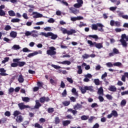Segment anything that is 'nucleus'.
Wrapping results in <instances>:
<instances>
[{
  "label": "nucleus",
  "instance_id": "1",
  "mask_svg": "<svg viewBox=\"0 0 128 128\" xmlns=\"http://www.w3.org/2000/svg\"><path fill=\"white\" fill-rule=\"evenodd\" d=\"M88 44H89L90 46L92 48L94 46L96 48H98V50H100V48H102L104 46H102V43H98L96 42H92V41L90 40H88L87 41Z\"/></svg>",
  "mask_w": 128,
  "mask_h": 128
},
{
  "label": "nucleus",
  "instance_id": "2",
  "mask_svg": "<svg viewBox=\"0 0 128 128\" xmlns=\"http://www.w3.org/2000/svg\"><path fill=\"white\" fill-rule=\"evenodd\" d=\"M120 42H121L124 48L128 47V43H126V42H128V36H126V34H122L121 36V40H120Z\"/></svg>",
  "mask_w": 128,
  "mask_h": 128
},
{
  "label": "nucleus",
  "instance_id": "3",
  "mask_svg": "<svg viewBox=\"0 0 128 128\" xmlns=\"http://www.w3.org/2000/svg\"><path fill=\"white\" fill-rule=\"evenodd\" d=\"M40 34L44 36H45V38H48V36H51V40H56L58 38V35L55 34L52 32H48V33L42 32L40 33Z\"/></svg>",
  "mask_w": 128,
  "mask_h": 128
},
{
  "label": "nucleus",
  "instance_id": "4",
  "mask_svg": "<svg viewBox=\"0 0 128 128\" xmlns=\"http://www.w3.org/2000/svg\"><path fill=\"white\" fill-rule=\"evenodd\" d=\"M104 25L100 23H97L96 24H92V29L94 30H98V27L100 28L98 29L99 32H104Z\"/></svg>",
  "mask_w": 128,
  "mask_h": 128
},
{
  "label": "nucleus",
  "instance_id": "5",
  "mask_svg": "<svg viewBox=\"0 0 128 128\" xmlns=\"http://www.w3.org/2000/svg\"><path fill=\"white\" fill-rule=\"evenodd\" d=\"M61 32H62L64 34H66L68 36H71L73 34H76V30L74 29H71L70 30H68L66 28H60Z\"/></svg>",
  "mask_w": 128,
  "mask_h": 128
},
{
  "label": "nucleus",
  "instance_id": "6",
  "mask_svg": "<svg viewBox=\"0 0 128 128\" xmlns=\"http://www.w3.org/2000/svg\"><path fill=\"white\" fill-rule=\"evenodd\" d=\"M56 48L54 46H50L49 48V50L46 51V54L48 56H55L56 54Z\"/></svg>",
  "mask_w": 128,
  "mask_h": 128
},
{
  "label": "nucleus",
  "instance_id": "7",
  "mask_svg": "<svg viewBox=\"0 0 128 128\" xmlns=\"http://www.w3.org/2000/svg\"><path fill=\"white\" fill-rule=\"evenodd\" d=\"M120 54V50L118 48H114L112 49V52L108 54V56L110 58L116 56V54Z\"/></svg>",
  "mask_w": 128,
  "mask_h": 128
},
{
  "label": "nucleus",
  "instance_id": "8",
  "mask_svg": "<svg viewBox=\"0 0 128 128\" xmlns=\"http://www.w3.org/2000/svg\"><path fill=\"white\" fill-rule=\"evenodd\" d=\"M18 106L21 110H24V108H30V106L24 105L22 102L18 104Z\"/></svg>",
  "mask_w": 128,
  "mask_h": 128
},
{
  "label": "nucleus",
  "instance_id": "9",
  "mask_svg": "<svg viewBox=\"0 0 128 128\" xmlns=\"http://www.w3.org/2000/svg\"><path fill=\"white\" fill-rule=\"evenodd\" d=\"M50 98L43 96V97H41L40 98L39 102H40L41 104H44L45 102H50Z\"/></svg>",
  "mask_w": 128,
  "mask_h": 128
},
{
  "label": "nucleus",
  "instance_id": "10",
  "mask_svg": "<svg viewBox=\"0 0 128 128\" xmlns=\"http://www.w3.org/2000/svg\"><path fill=\"white\" fill-rule=\"evenodd\" d=\"M16 122L18 124H20V122H24V117H22V115L17 116L16 118Z\"/></svg>",
  "mask_w": 128,
  "mask_h": 128
},
{
  "label": "nucleus",
  "instance_id": "11",
  "mask_svg": "<svg viewBox=\"0 0 128 128\" xmlns=\"http://www.w3.org/2000/svg\"><path fill=\"white\" fill-rule=\"evenodd\" d=\"M0 76H8V74L6 73V70H4V68H0Z\"/></svg>",
  "mask_w": 128,
  "mask_h": 128
},
{
  "label": "nucleus",
  "instance_id": "12",
  "mask_svg": "<svg viewBox=\"0 0 128 128\" xmlns=\"http://www.w3.org/2000/svg\"><path fill=\"white\" fill-rule=\"evenodd\" d=\"M32 14L34 15L33 16L34 18H42V14L38 13V12H33Z\"/></svg>",
  "mask_w": 128,
  "mask_h": 128
},
{
  "label": "nucleus",
  "instance_id": "13",
  "mask_svg": "<svg viewBox=\"0 0 128 128\" xmlns=\"http://www.w3.org/2000/svg\"><path fill=\"white\" fill-rule=\"evenodd\" d=\"M84 20V17L78 16L77 17H72L70 18V20L72 22H76V20Z\"/></svg>",
  "mask_w": 128,
  "mask_h": 128
},
{
  "label": "nucleus",
  "instance_id": "14",
  "mask_svg": "<svg viewBox=\"0 0 128 128\" xmlns=\"http://www.w3.org/2000/svg\"><path fill=\"white\" fill-rule=\"evenodd\" d=\"M58 64H67V66H70V64H72V62L69 60H64L63 62H58Z\"/></svg>",
  "mask_w": 128,
  "mask_h": 128
},
{
  "label": "nucleus",
  "instance_id": "15",
  "mask_svg": "<svg viewBox=\"0 0 128 128\" xmlns=\"http://www.w3.org/2000/svg\"><path fill=\"white\" fill-rule=\"evenodd\" d=\"M42 106V104H40L39 100H36V104L34 106V108L38 109Z\"/></svg>",
  "mask_w": 128,
  "mask_h": 128
},
{
  "label": "nucleus",
  "instance_id": "16",
  "mask_svg": "<svg viewBox=\"0 0 128 128\" xmlns=\"http://www.w3.org/2000/svg\"><path fill=\"white\" fill-rule=\"evenodd\" d=\"M18 82L21 84L24 82V78L22 74H20L18 78Z\"/></svg>",
  "mask_w": 128,
  "mask_h": 128
},
{
  "label": "nucleus",
  "instance_id": "17",
  "mask_svg": "<svg viewBox=\"0 0 128 128\" xmlns=\"http://www.w3.org/2000/svg\"><path fill=\"white\" fill-rule=\"evenodd\" d=\"M108 90H110V92H116V88L114 86H111L109 87V88H108Z\"/></svg>",
  "mask_w": 128,
  "mask_h": 128
},
{
  "label": "nucleus",
  "instance_id": "18",
  "mask_svg": "<svg viewBox=\"0 0 128 128\" xmlns=\"http://www.w3.org/2000/svg\"><path fill=\"white\" fill-rule=\"evenodd\" d=\"M112 116H114V118H118V112L116 110H113L111 112Z\"/></svg>",
  "mask_w": 128,
  "mask_h": 128
},
{
  "label": "nucleus",
  "instance_id": "19",
  "mask_svg": "<svg viewBox=\"0 0 128 128\" xmlns=\"http://www.w3.org/2000/svg\"><path fill=\"white\" fill-rule=\"evenodd\" d=\"M88 38H94V40H95L96 42V40H98V36L96 35V34H94V35H88Z\"/></svg>",
  "mask_w": 128,
  "mask_h": 128
},
{
  "label": "nucleus",
  "instance_id": "20",
  "mask_svg": "<svg viewBox=\"0 0 128 128\" xmlns=\"http://www.w3.org/2000/svg\"><path fill=\"white\" fill-rule=\"evenodd\" d=\"M62 124H63L64 126H68L70 124V120H66L63 121Z\"/></svg>",
  "mask_w": 128,
  "mask_h": 128
},
{
  "label": "nucleus",
  "instance_id": "21",
  "mask_svg": "<svg viewBox=\"0 0 128 128\" xmlns=\"http://www.w3.org/2000/svg\"><path fill=\"white\" fill-rule=\"evenodd\" d=\"M36 54H38V52H34L33 53L29 54L28 55V58H32V56H36Z\"/></svg>",
  "mask_w": 128,
  "mask_h": 128
},
{
  "label": "nucleus",
  "instance_id": "22",
  "mask_svg": "<svg viewBox=\"0 0 128 128\" xmlns=\"http://www.w3.org/2000/svg\"><path fill=\"white\" fill-rule=\"evenodd\" d=\"M70 10H71V12H72V14H76L78 12V10L74 8H70Z\"/></svg>",
  "mask_w": 128,
  "mask_h": 128
},
{
  "label": "nucleus",
  "instance_id": "23",
  "mask_svg": "<svg viewBox=\"0 0 128 128\" xmlns=\"http://www.w3.org/2000/svg\"><path fill=\"white\" fill-rule=\"evenodd\" d=\"M8 14L10 16H16V13L12 10H9Z\"/></svg>",
  "mask_w": 128,
  "mask_h": 128
},
{
  "label": "nucleus",
  "instance_id": "24",
  "mask_svg": "<svg viewBox=\"0 0 128 128\" xmlns=\"http://www.w3.org/2000/svg\"><path fill=\"white\" fill-rule=\"evenodd\" d=\"M54 124H60V118L56 116L54 118Z\"/></svg>",
  "mask_w": 128,
  "mask_h": 128
},
{
  "label": "nucleus",
  "instance_id": "25",
  "mask_svg": "<svg viewBox=\"0 0 128 128\" xmlns=\"http://www.w3.org/2000/svg\"><path fill=\"white\" fill-rule=\"evenodd\" d=\"M10 36H11V38H16V32L12 31L10 33Z\"/></svg>",
  "mask_w": 128,
  "mask_h": 128
},
{
  "label": "nucleus",
  "instance_id": "26",
  "mask_svg": "<svg viewBox=\"0 0 128 128\" xmlns=\"http://www.w3.org/2000/svg\"><path fill=\"white\" fill-rule=\"evenodd\" d=\"M63 106H70V101H64L62 102Z\"/></svg>",
  "mask_w": 128,
  "mask_h": 128
},
{
  "label": "nucleus",
  "instance_id": "27",
  "mask_svg": "<svg viewBox=\"0 0 128 128\" xmlns=\"http://www.w3.org/2000/svg\"><path fill=\"white\" fill-rule=\"evenodd\" d=\"M78 74H82V66H78Z\"/></svg>",
  "mask_w": 128,
  "mask_h": 128
},
{
  "label": "nucleus",
  "instance_id": "28",
  "mask_svg": "<svg viewBox=\"0 0 128 128\" xmlns=\"http://www.w3.org/2000/svg\"><path fill=\"white\" fill-rule=\"evenodd\" d=\"M98 94H104V89H102V87H100L98 92Z\"/></svg>",
  "mask_w": 128,
  "mask_h": 128
},
{
  "label": "nucleus",
  "instance_id": "29",
  "mask_svg": "<svg viewBox=\"0 0 128 128\" xmlns=\"http://www.w3.org/2000/svg\"><path fill=\"white\" fill-rule=\"evenodd\" d=\"M26 62H18V66H20V68H22V66H24L26 64Z\"/></svg>",
  "mask_w": 128,
  "mask_h": 128
},
{
  "label": "nucleus",
  "instance_id": "30",
  "mask_svg": "<svg viewBox=\"0 0 128 128\" xmlns=\"http://www.w3.org/2000/svg\"><path fill=\"white\" fill-rule=\"evenodd\" d=\"M30 100V98L28 97H22V100L25 102H28Z\"/></svg>",
  "mask_w": 128,
  "mask_h": 128
},
{
  "label": "nucleus",
  "instance_id": "31",
  "mask_svg": "<svg viewBox=\"0 0 128 128\" xmlns=\"http://www.w3.org/2000/svg\"><path fill=\"white\" fill-rule=\"evenodd\" d=\"M82 66H86L85 70H90V65H86V64L84 62L82 64Z\"/></svg>",
  "mask_w": 128,
  "mask_h": 128
},
{
  "label": "nucleus",
  "instance_id": "32",
  "mask_svg": "<svg viewBox=\"0 0 128 128\" xmlns=\"http://www.w3.org/2000/svg\"><path fill=\"white\" fill-rule=\"evenodd\" d=\"M12 48L15 50H20V45L14 44L12 46Z\"/></svg>",
  "mask_w": 128,
  "mask_h": 128
},
{
  "label": "nucleus",
  "instance_id": "33",
  "mask_svg": "<svg viewBox=\"0 0 128 128\" xmlns=\"http://www.w3.org/2000/svg\"><path fill=\"white\" fill-rule=\"evenodd\" d=\"M72 92L76 96H78V92H76V88H73L72 89Z\"/></svg>",
  "mask_w": 128,
  "mask_h": 128
},
{
  "label": "nucleus",
  "instance_id": "34",
  "mask_svg": "<svg viewBox=\"0 0 128 128\" xmlns=\"http://www.w3.org/2000/svg\"><path fill=\"white\" fill-rule=\"evenodd\" d=\"M20 114V111L16 110L14 112L13 116L16 118V116H18V115Z\"/></svg>",
  "mask_w": 128,
  "mask_h": 128
},
{
  "label": "nucleus",
  "instance_id": "35",
  "mask_svg": "<svg viewBox=\"0 0 128 128\" xmlns=\"http://www.w3.org/2000/svg\"><path fill=\"white\" fill-rule=\"evenodd\" d=\"M82 120H88V116L83 115L81 116Z\"/></svg>",
  "mask_w": 128,
  "mask_h": 128
},
{
  "label": "nucleus",
  "instance_id": "36",
  "mask_svg": "<svg viewBox=\"0 0 128 128\" xmlns=\"http://www.w3.org/2000/svg\"><path fill=\"white\" fill-rule=\"evenodd\" d=\"M94 83L96 86H100V82L99 79H94Z\"/></svg>",
  "mask_w": 128,
  "mask_h": 128
},
{
  "label": "nucleus",
  "instance_id": "37",
  "mask_svg": "<svg viewBox=\"0 0 128 128\" xmlns=\"http://www.w3.org/2000/svg\"><path fill=\"white\" fill-rule=\"evenodd\" d=\"M122 62H116L115 63H114L113 65L114 66H122Z\"/></svg>",
  "mask_w": 128,
  "mask_h": 128
},
{
  "label": "nucleus",
  "instance_id": "38",
  "mask_svg": "<svg viewBox=\"0 0 128 128\" xmlns=\"http://www.w3.org/2000/svg\"><path fill=\"white\" fill-rule=\"evenodd\" d=\"M106 98L107 100H112L113 98L112 96L108 94L106 95Z\"/></svg>",
  "mask_w": 128,
  "mask_h": 128
},
{
  "label": "nucleus",
  "instance_id": "39",
  "mask_svg": "<svg viewBox=\"0 0 128 128\" xmlns=\"http://www.w3.org/2000/svg\"><path fill=\"white\" fill-rule=\"evenodd\" d=\"M54 112V110L52 108H48V114H52Z\"/></svg>",
  "mask_w": 128,
  "mask_h": 128
},
{
  "label": "nucleus",
  "instance_id": "40",
  "mask_svg": "<svg viewBox=\"0 0 128 128\" xmlns=\"http://www.w3.org/2000/svg\"><path fill=\"white\" fill-rule=\"evenodd\" d=\"M2 2H10L12 4H14L18 2L16 0H0Z\"/></svg>",
  "mask_w": 128,
  "mask_h": 128
},
{
  "label": "nucleus",
  "instance_id": "41",
  "mask_svg": "<svg viewBox=\"0 0 128 128\" xmlns=\"http://www.w3.org/2000/svg\"><path fill=\"white\" fill-rule=\"evenodd\" d=\"M4 30H12V27L10 25H6L5 26Z\"/></svg>",
  "mask_w": 128,
  "mask_h": 128
},
{
  "label": "nucleus",
  "instance_id": "42",
  "mask_svg": "<svg viewBox=\"0 0 128 128\" xmlns=\"http://www.w3.org/2000/svg\"><path fill=\"white\" fill-rule=\"evenodd\" d=\"M61 2V4H63L64 6H68V3L66 1H64V0H60V1H59Z\"/></svg>",
  "mask_w": 128,
  "mask_h": 128
},
{
  "label": "nucleus",
  "instance_id": "43",
  "mask_svg": "<svg viewBox=\"0 0 128 128\" xmlns=\"http://www.w3.org/2000/svg\"><path fill=\"white\" fill-rule=\"evenodd\" d=\"M20 20L18 18H12L11 20V22H18Z\"/></svg>",
  "mask_w": 128,
  "mask_h": 128
},
{
  "label": "nucleus",
  "instance_id": "44",
  "mask_svg": "<svg viewBox=\"0 0 128 128\" xmlns=\"http://www.w3.org/2000/svg\"><path fill=\"white\" fill-rule=\"evenodd\" d=\"M6 16V12L4 10H0V16Z\"/></svg>",
  "mask_w": 128,
  "mask_h": 128
},
{
  "label": "nucleus",
  "instance_id": "45",
  "mask_svg": "<svg viewBox=\"0 0 128 128\" xmlns=\"http://www.w3.org/2000/svg\"><path fill=\"white\" fill-rule=\"evenodd\" d=\"M74 108H82V105L78 103L76 104L74 106Z\"/></svg>",
  "mask_w": 128,
  "mask_h": 128
},
{
  "label": "nucleus",
  "instance_id": "46",
  "mask_svg": "<svg viewBox=\"0 0 128 128\" xmlns=\"http://www.w3.org/2000/svg\"><path fill=\"white\" fill-rule=\"evenodd\" d=\"M51 66H52V68H54L56 70H59L60 68V66H58L54 65V64H52L51 65Z\"/></svg>",
  "mask_w": 128,
  "mask_h": 128
},
{
  "label": "nucleus",
  "instance_id": "47",
  "mask_svg": "<svg viewBox=\"0 0 128 128\" xmlns=\"http://www.w3.org/2000/svg\"><path fill=\"white\" fill-rule=\"evenodd\" d=\"M74 6L76 8H82V6H81L80 4H78V3H76L74 4Z\"/></svg>",
  "mask_w": 128,
  "mask_h": 128
},
{
  "label": "nucleus",
  "instance_id": "48",
  "mask_svg": "<svg viewBox=\"0 0 128 128\" xmlns=\"http://www.w3.org/2000/svg\"><path fill=\"white\" fill-rule=\"evenodd\" d=\"M34 32H36V30L32 31V32H31L32 36H34V38H36V36H38V34Z\"/></svg>",
  "mask_w": 128,
  "mask_h": 128
},
{
  "label": "nucleus",
  "instance_id": "49",
  "mask_svg": "<svg viewBox=\"0 0 128 128\" xmlns=\"http://www.w3.org/2000/svg\"><path fill=\"white\" fill-rule=\"evenodd\" d=\"M76 2L77 4L82 6V4H84V1L82 0H76Z\"/></svg>",
  "mask_w": 128,
  "mask_h": 128
},
{
  "label": "nucleus",
  "instance_id": "50",
  "mask_svg": "<svg viewBox=\"0 0 128 128\" xmlns=\"http://www.w3.org/2000/svg\"><path fill=\"white\" fill-rule=\"evenodd\" d=\"M37 85L38 86V88H41L42 86H44V83H42V82H37Z\"/></svg>",
  "mask_w": 128,
  "mask_h": 128
},
{
  "label": "nucleus",
  "instance_id": "51",
  "mask_svg": "<svg viewBox=\"0 0 128 128\" xmlns=\"http://www.w3.org/2000/svg\"><path fill=\"white\" fill-rule=\"evenodd\" d=\"M66 80H68V82H70V84H74V80H72V78H67Z\"/></svg>",
  "mask_w": 128,
  "mask_h": 128
},
{
  "label": "nucleus",
  "instance_id": "52",
  "mask_svg": "<svg viewBox=\"0 0 128 128\" xmlns=\"http://www.w3.org/2000/svg\"><path fill=\"white\" fill-rule=\"evenodd\" d=\"M106 65L108 68H112V66H114V64H112L110 62L106 63Z\"/></svg>",
  "mask_w": 128,
  "mask_h": 128
},
{
  "label": "nucleus",
  "instance_id": "53",
  "mask_svg": "<svg viewBox=\"0 0 128 128\" xmlns=\"http://www.w3.org/2000/svg\"><path fill=\"white\" fill-rule=\"evenodd\" d=\"M126 104V101L125 100H122L120 103V105L124 106Z\"/></svg>",
  "mask_w": 128,
  "mask_h": 128
},
{
  "label": "nucleus",
  "instance_id": "54",
  "mask_svg": "<svg viewBox=\"0 0 128 128\" xmlns=\"http://www.w3.org/2000/svg\"><path fill=\"white\" fill-rule=\"evenodd\" d=\"M34 128H43L42 126H40L38 123H36L34 124Z\"/></svg>",
  "mask_w": 128,
  "mask_h": 128
},
{
  "label": "nucleus",
  "instance_id": "55",
  "mask_svg": "<svg viewBox=\"0 0 128 128\" xmlns=\"http://www.w3.org/2000/svg\"><path fill=\"white\" fill-rule=\"evenodd\" d=\"M91 108H98V104L96 103H93L91 105Z\"/></svg>",
  "mask_w": 128,
  "mask_h": 128
},
{
  "label": "nucleus",
  "instance_id": "56",
  "mask_svg": "<svg viewBox=\"0 0 128 128\" xmlns=\"http://www.w3.org/2000/svg\"><path fill=\"white\" fill-rule=\"evenodd\" d=\"M48 22H49V24H54V20L52 18H50L48 20Z\"/></svg>",
  "mask_w": 128,
  "mask_h": 128
},
{
  "label": "nucleus",
  "instance_id": "57",
  "mask_svg": "<svg viewBox=\"0 0 128 128\" xmlns=\"http://www.w3.org/2000/svg\"><path fill=\"white\" fill-rule=\"evenodd\" d=\"M70 100H71V102H76V98L74 97V96H71L70 98Z\"/></svg>",
  "mask_w": 128,
  "mask_h": 128
},
{
  "label": "nucleus",
  "instance_id": "58",
  "mask_svg": "<svg viewBox=\"0 0 128 128\" xmlns=\"http://www.w3.org/2000/svg\"><path fill=\"white\" fill-rule=\"evenodd\" d=\"M94 118H96V117L94 116H90V118L88 119V122L90 123L92 122V121L94 120Z\"/></svg>",
  "mask_w": 128,
  "mask_h": 128
},
{
  "label": "nucleus",
  "instance_id": "59",
  "mask_svg": "<svg viewBox=\"0 0 128 128\" xmlns=\"http://www.w3.org/2000/svg\"><path fill=\"white\" fill-rule=\"evenodd\" d=\"M10 66L12 68H16V66H18V64L17 63L13 62L10 64Z\"/></svg>",
  "mask_w": 128,
  "mask_h": 128
},
{
  "label": "nucleus",
  "instance_id": "60",
  "mask_svg": "<svg viewBox=\"0 0 128 128\" xmlns=\"http://www.w3.org/2000/svg\"><path fill=\"white\" fill-rule=\"evenodd\" d=\"M82 58L84 59H86V58H90V55H88V54H84L82 56Z\"/></svg>",
  "mask_w": 128,
  "mask_h": 128
},
{
  "label": "nucleus",
  "instance_id": "61",
  "mask_svg": "<svg viewBox=\"0 0 128 128\" xmlns=\"http://www.w3.org/2000/svg\"><path fill=\"white\" fill-rule=\"evenodd\" d=\"M84 88H86V90H92V86H85Z\"/></svg>",
  "mask_w": 128,
  "mask_h": 128
},
{
  "label": "nucleus",
  "instance_id": "62",
  "mask_svg": "<svg viewBox=\"0 0 128 128\" xmlns=\"http://www.w3.org/2000/svg\"><path fill=\"white\" fill-rule=\"evenodd\" d=\"M114 24L116 26L120 27V22L116 21L114 22Z\"/></svg>",
  "mask_w": 128,
  "mask_h": 128
},
{
  "label": "nucleus",
  "instance_id": "63",
  "mask_svg": "<svg viewBox=\"0 0 128 128\" xmlns=\"http://www.w3.org/2000/svg\"><path fill=\"white\" fill-rule=\"evenodd\" d=\"M6 118H2L1 120V124H6Z\"/></svg>",
  "mask_w": 128,
  "mask_h": 128
},
{
  "label": "nucleus",
  "instance_id": "64",
  "mask_svg": "<svg viewBox=\"0 0 128 128\" xmlns=\"http://www.w3.org/2000/svg\"><path fill=\"white\" fill-rule=\"evenodd\" d=\"M4 116H10V112L8 111L4 113Z\"/></svg>",
  "mask_w": 128,
  "mask_h": 128
}]
</instances>
